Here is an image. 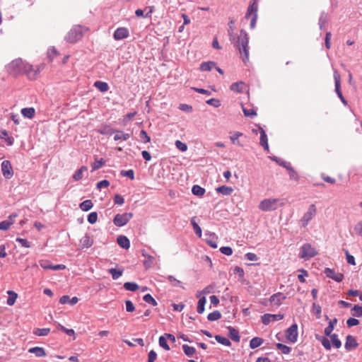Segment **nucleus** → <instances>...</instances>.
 <instances>
[{"mask_svg": "<svg viewBox=\"0 0 362 362\" xmlns=\"http://www.w3.org/2000/svg\"><path fill=\"white\" fill-rule=\"evenodd\" d=\"M344 252L346 257L347 263L351 264L352 265L356 264L355 258L353 255H350L347 250H344Z\"/></svg>", "mask_w": 362, "mask_h": 362, "instance_id": "62", "label": "nucleus"}, {"mask_svg": "<svg viewBox=\"0 0 362 362\" xmlns=\"http://www.w3.org/2000/svg\"><path fill=\"white\" fill-rule=\"evenodd\" d=\"M331 339L334 346H335L336 348L341 347V341L337 338L336 334L332 335Z\"/></svg>", "mask_w": 362, "mask_h": 362, "instance_id": "57", "label": "nucleus"}, {"mask_svg": "<svg viewBox=\"0 0 362 362\" xmlns=\"http://www.w3.org/2000/svg\"><path fill=\"white\" fill-rule=\"evenodd\" d=\"M25 64V62L22 59H17L8 64V71L13 76H17L20 74H22Z\"/></svg>", "mask_w": 362, "mask_h": 362, "instance_id": "6", "label": "nucleus"}, {"mask_svg": "<svg viewBox=\"0 0 362 362\" xmlns=\"http://www.w3.org/2000/svg\"><path fill=\"white\" fill-rule=\"evenodd\" d=\"M317 213L316 206L313 204L309 206L307 211L304 214L303 218H301V223L304 227L307 226L309 221L314 218Z\"/></svg>", "mask_w": 362, "mask_h": 362, "instance_id": "8", "label": "nucleus"}, {"mask_svg": "<svg viewBox=\"0 0 362 362\" xmlns=\"http://www.w3.org/2000/svg\"><path fill=\"white\" fill-rule=\"evenodd\" d=\"M221 317V313L218 310H215L212 313H210L208 316L207 319L209 321H214L220 319Z\"/></svg>", "mask_w": 362, "mask_h": 362, "instance_id": "43", "label": "nucleus"}, {"mask_svg": "<svg viewBox=\"0 0 362 362\" xmlns=\"http://www.w3.org/2000/svg\"><path fill=\"white\" fill-rule=\"evenodd\" d=\"M28 352L36 355L37 357H42L46 356L45 349L41 346H34L28 349Z\"/></svg>", "mask_w": 362, "mask_h": 362, "instance_id": "21", "label": "nucleus"}, {"mask_svg": "<svg viewBox=\"0 0 362 362\" xmlns=\"http://www.w3.org/2000/svg\"><path fill=\"white\" fill-rule=\"evenodd\" d=\"M146 257L144 264L146 268H149L155 262V257L151 255H144Z\"/></svg>", "mask_w": 362, "mask_h": 362, "instance_id": "41", "label": "nucleus"}, {"mask_svg": "<svg viewBox=\"0 0 362 362\" xmlns=\"http://www.w3.org/2000/svg\"><path fill=\"white\" fill-rule=\"evenodd\" d=\"M276 348L281 351L283 354H288L291 351V348L283 344L278 343L276 345Z\"/></svg>", "mask_w": 362, "mask_h": 362, "instance_id": "48", "label": "nucleus"}, {"mask_svg": "<svg viewBox=\"0 0 362 362\" xmlns=\"http://www.w3.org/2000/svg\"><path fill=\"white\" fill-rule=\"evenodd\" d=\"M0 138L5 139L8 145H12L13 142V138L10 137L6 130L0 131Z\"/></svg>", "mask_w": 362, "mask_h": 362, "instance_id": "38", "label": "nucleus"}, {"mask_svg": "<svg viewBox=\"0 0 362 362\" xmlns=\"http://www.w3.org/2000/svg\"><path fill=\"white\" fill-rule=\"evenodd\" d=\"M40 266L44 269H51L54 271L64 270L66 269V265L64 264H58L52 265L49 261L47 259H42L39 262Z\"/></svg>", "mask_w": 362, "mask_h": 362, "instance_id": "11", "label": "nucleus"}, {"mask_svg": "<svg viewBox=\"0 0 362 362\" xmlns=\"http://www.w3.org/2000/svg\"><path fill=\"white\" fill-rule=\"evenodd\" d=\"M216 340L221 344H223L226 346H230V342L228 339L225 337H221L219 335H216L215 337Z\"/></svg>", "mask_w": 362, "mask_h": 362, "instance_id": "44", "label": "nucleus"}, {"mask_svg": "<svg viewBox=\"0 0 362 362\" xmlns=\"http://www.w3.org/2000/svg\"><path fill=\"white\" fill-rule=\"evenodd\" d=\"M129 36V30L127 28L121 27L118 28L114 33V37L116 40H121Z\"/></svg>", "mask_w": 362, "mask_h": 362, "instance_id": "17", "label": "nucleus"}, {"mask_svg": "<svg viewBox=\"0 0 362 362\" xmlns=\"http://www.w3.org/2000/svg\"><path fill=\"white\" fill-rule=\"evenodd\" d=\"M243 135L242 133L240 132H235L233 136H230V141H232V143H233L235 145L240 146L238 138L240 137Z\"/></svg>", "mask_w": 362, "mask_h": 362, "instance_id": "61", "label": "nucleus"}, {"mask_svg": "<svg viewBox=\"0 0 362 362\" xmlns=\"http://www.w3.org/2000/svg\"><path fill=\"white\" fill-rule=\"evenodd\" d=\"M157 358V354L155 351L151 350L148 354V362H155Z\"/></svg>", "mask_w": 362, "mask_h": 362, "instance_id": "64", "label": "nucleus"}, {"mask_svg": "<svg viewBox=\"0 0 362 362\" xmlns=\"http://www.w3.org/2000/svg\"><path fill=\"white\" fill-rule=\"evenodd\" d=\"M58 328H59L61 331H62V332H65L68 336H69V337H74V339H75V338H76V337H75V331H74V329H69V328H66V327H64V326H62V325H59V324L58 325Z\"/></svg>", "mask_w": 362, "mask_h": 362, "instance_id": "42", "label": "nucleus"}, {"mask_svg": "<svg viewBox=\"0 0 362 362\" xmlns=\"http://www.w3.org/2000/svg\"><path fill=\"white\" fill-rule=\"evenodd\" d=\"M358 346L355 337L348 335L346 337L345 348L347 351H351L357 348Z\"/></svg>", "mask_w": 362, "mask_h": 362, "instance_id": "19", "label": "nucleus"}, {"mask_svg": "<svg viewBox=\"0 0 362 362\" xmlns=\"http://www.w3.org/2000/svg\"><path fill=\"white\" fill-rule=\"evenodd\" d=\"M87 171V167L82 166L80 169L76 170L75 173L74 174V176H72V178H74V180H81L83 175L82 173Z\"/></svg>", "mask_w": 362, "mask_h": 362, "instance_id": "39", "label": "nucleus"}, {"mask_svg": "<svg viewBox=\"0 0 362 362\" xmlns=\"http://www.w3.org/2000/svg\"><path fill=\"white\" fill-rule=\"evenodd\" d=\"M175 146L177 149L180 151L185 152L187 150V146L185 143H182V141L177 140L175 141Z\"/></svg>", "mask_w": 362, "mask_h": 362, "instance_id": "58", "label": "nucleus"}, {"mask_svg": "<svg viewBox=\"0 0 362 362\" xmlns=\"http://www.w3.org/2000/svg\"><path fill=\"white\" fill-rule=\"evenodd\" d=\"M196 296L199 298L197 303V313L199 314L203 313L205 310L206 298L205 296H200L199 294H197Z\"/></svg>", "mask_w": 362, "mask_h": 362, "instance_id": "22", "label": "nucleus"}, {"mask_svg": "<svg viewBox=\"0 0 362 362\" xmlns=\"http://www.w3.org/2000/svg\"><path fill=\"white\" fill-rule=\"evenodd\" d=\"M130 136L129 134H124L121 131H116L114 136L115 141L123 140L127 141Z\"/></svg>", "mask_w": 362, "mask_h": 362, "instance_id": "34", "label": "nucleus"}, {"mask_svg": "<svg viewBox=\"0 0 362 362\" xmlns=\"http://www.w3.org/2000/svg\"><path fill=\"white\" fill-rule=\"evenodd\" d=\"M50 332L49 328H35L33 334L37 337H47Z\"/></svg>", "mask_w": 362, "mask_h": 362, "instance_id": "29", "label": "nucleus"}, {"mask_svg": "<svg viewBox=\"0 0 362 362\" xmlns=\"http://www.w3.org/2000/svg\"><path fill=\"white\" fill-rule=\"evenodd\" d=\"M158 344H159L160 346H161L163 349H165L166 351L170 350V346H168V344L167 343V339H166L165 337H163V336L159 337Z\"/></svg>", "mask_w": 362, "mask_h": 362, "instance_id": "49", "label": "nucleus"}, {"mask_svg": "<svg viewBox=\"0 0 362 362\" xmlns=\"http://www.w3.org/2000/svg\"><path fill=\"white\" fill-rule=\"evenodd\" d=\"M144 300L146 301V303L153 305V306H156L157 305V302L156 300L153 298V297L150 295L149 293H147L144 296Z\"/></svg>", "mask_w": 362, "mask_h": 362, "instance_id": "51", "label": "nucleus"}, {"mask_svg": "<svg viewBox=\"0 0 362 362\" xmlns=\"http://www.w3.org/2000/svg\"><path fill=\"white\" fill-rule=\"evenodd\" d=\"M42 69V66H37L35 67L34 66L25 62L22 74H25L29 79L34 80L37 78Z\"/></svg>", "mask_w": 362, "mask_h": 362, "instance_id": "7", "label": "nucleus"}, {"mask_svg": "<svg viewBox=\"0 0 362 362\" xmlns=\"http://www.w3.org/2000/svg\"><path fill=\"white\" fill-rule=\"evenodd\" d=\"M286 337L289 342L295 343L298 337V326L293 325L286 330Z\"/></svg>", "mask_w": 362, "mask_h": 362, "instance_id": "10", "label": "nucleus"}, {"mask_svg": "<svg viewBox=\"0 0 362 362\" xmlns=\"http://www.w3.org/2000/svg\"><path fill=\"white\" fill-rule=\"evenodd\" d=\"M132 218V213H124L123 214H117L114 219L113 222L115 225L117 227H122L124 226L130 220V218Z\"/></svg>", "mask_w": 362, "mask_h": 362, "instance_id": "9", "label": "nucleus"}, {"mask_svg": "<svg viewBox=\"0 0 362 362\" xmlns=\"http://www.w3.org/2000/svg\"><path fill=\"white\" fill-rule=\"evenodd\" d=\"M167 279L168 282H170V284L173 286H181V282L178 281L174 276L169 275Z\"/></svg>", "mask_w": 362, "mask_h": 362, "instance_id": "56", "label": "nucleus"}, {"mask_svg": "<svg viewBox=\"0 0 362 362\" xmlns=\"http://www.w3.org/2000/svg\"><path fill=\"white\" fill-rule=\"evenodd\" d=\"M216 66V63L213 61L204 62L200 64L201 71H210Z\"/></svg>", "mask_w": 362, "mask_h": 362, "instance_id": "31", "label": "nucleus"}, {"mask_svg": "<svg viewBox=\"0 0 362 362\" xmlns=\"http://www.w3.org/2000/svg\"><path fill=\"white\" fill-rule=\"evenodd\" d=\"M229 330V337L233 341L238 342L240 341V336L238 331L232 327H228Z\"/></svg>", "mask_w": 362, "mask_h": 362, "instance_id": "32", "label": "nucleus"}, {"mask_svg": "<svg viewBox=\"0 0 362 362\" xmlns=\"http://www.w3.org/2000/svg\"><path fill=\"white\" fill-rule=\"evenodd\" d=\"M258 129L259 131V145L264 147V150L268 151H269V145H268V141H267V136L265 133V131L262 127L260 126H258Z\"/></svg>", "mask_w": 362, "mask_h": 362, "instance_id": "18", "label": "nucleus"}, {"mask_svg": "<svg viewBox=\"0 0 362 362\" xmlns=\"http://www.w3.org/2000/svg\"><path fill=\"white\" fill-rule=\"evenodd\" d=\"M21 112L23 116L29 119L33 118L35 115V110L34 107H24L21 109Z\"/></svg>", "mask_w": 362, "mask_h": 362, "instance_id": "26", "label": "nucleus"}, {"mask_svg": "<svg viewBox=\"0 0 362 362\" xmlns=\"http://www.w3.org/2000/svg\"><path fill=\"white\" fill-rule=\"evenodd\" d=\"M182 348L185 355L188 356H192L196 353V349L194 346H189L188 345L185 344L182 346Z\"/></svg>", "mask_w": 362, "mask_h": 362, "instance_id": "40", "label": "nucleus"}, {"mask_svg": "<svg viewBox=\"0 0 362 362\" xmlns=\"http://www.w3.org/2000/svg\"><path fill=\"white\" fill-rule=\"evenodd\" d=\"M281 319H284V315L283 314H264L262 317V322L264 325H267L270 322H274L278 321Z\"/></svg>", "mask_w": 362, "mask_h": 362, "instance_id": "14", "label": "nucleus"}, {"mask_svg": "<svg viewBox=\"0 0 362 362\" xmlns=\"http://www.w3.org/2000/svg\"><path fill=\"white\" fill-rule=\"evenodd\" d=\"M7 293L8 294V298L6 303L9 306H12L15 304V303L18 298V294L16 292L11 291H7Z\"/></svg>", "mask_w": 362, "mask_h": 362, "instance_id": "30", "label": "nucleus"}, {"mask_svg": "<svg viewBox=\"0 0 362 362\" xmlns=\"http://www.w3.org/2000/svg\"><path fill=\"white\" fill-rule=\"evenodd\" d=\"M1 168L3 175H4L6 179L11 178L13 173L10 161L4 160L2 162L1 164Z\"/></svg>", "mask_w": 362, "mask_h": 362, "instance_id": "12", "label": "nucleus"}, {"mask_svg": "<svg viewBox=\"0 0 362 362\" xmlns=\"http://www.w3.org/2000/svg\"><path fill=\"white\" fill-rule=\"evenodd\" d=\"M124 288L128 291H136L139 288V286L135 282H125Z\"/></svg>", "mask_w": 362, "mask_h": 362, "instance_id": "37", "label": "nucleus"}, {"mask_svg": "<svg viewBox=\"0 0 362 362\" xmlns=\"http://www.w3.org/2000/svg\"><path fill=\"white\" fill-rule=\"evenodd\" d=\"M108 272H109V274H110L112 275V278H113V279H115V280L117 279L122 274V271H117L115 268L110 269L108 270Z\"/></svg>", "mask_w": 362, "mask_h": 362, "instance_id": "52", "label": "nucleus"}, {"mask_svg": "<svg viewBox=\"0 0 362 362\" xmlns=\"http://www.w3.org/2000/svg\"><path fill=\"white\" fill-rule=\"evenodd\" d=\"M243 110L245 116L246 117H255L257 115L256 110L253 107L246 108L245 107L243 106Z\"/></svg>", "mask_w": 362, "mask_h": 362, "instance_id": "45", "label": "nucleus"}, {"mask_svg": "<svg viewBox=\"0 0 362 362\" xmlns=\"http://www.w3.org/2000/svg\"><path fill=\"white\" fill-rule=\"evenodd\" d=\"M215 285L214 284H210V285H208L206 287L204 288V290H202V291H198L197 293V294H199L200 296L204 295L203 296H204L205 295H207L209 293H214V291H215Z\"/></svg>", "mask_w": 362, "mask_h": 362, "instance_id": "36", "label": "nucleus"}, {"mask_svg": "<svg viewBox=\"0 0 362 362\" xmlns=\"http://www.w3.org/2000/svg\"><path fill=\"white\" fill-rule=\"evenodd\" d=\"M246 88V85L243 81H238L230 85V89L236 93H242Z\"/></svg>", "mask_w": 362, "mask_h": 362, "instance_id": "23", "label": "nucleus"}, {"mask_svg": "<svg viewBox=\"0 0 362 362\" xmlns=\"http://www.w3.org/2000/svg\"><path fill=\"white\" fill-rule=\"evenodd\" d=\"M220 252L225 255H231L233 252V249L229 246L220 247Z\"/></svg>", "mask_w": 362, "mask_h": 362, "instance_id": "60", "label": "nucleus"}, {"mask_svg": "<svg viewBox=\"0 0 362 362\" xmlns=\"http://www.w3.org/2000/svg\"><path fill=\"white\" fill-rule=\"evenodd\" d=\"M325 274L328 278H331L336 282H341L344 279V274L342 273H337L334 270L326 268Z\"/></svg>", "mask_w": 362, "mask_h": 362, "instance_id": "13", "label": "nucleus"}, {"mask_svg": "<svg viewBox=\"0 0 362 362\" xmlns=\"http://www.w3.org/2000/svg\"><path fill=\"white\" fill-rule=\"evenodd\" d=\"M18 217L17 214L10 215L8 219L0 222V230H6L15 222V218Z\"/></svg>", "mask_w": 362, "mask_h": 362, "instance_id": "16", "label": "nucleus"}, {"mask_svg": "<svg viewBox=\"0 0 362 362\" xmlns=\"http://www.w3.org/2000/svg\"><path fill=\"white\" fill-rule=\"evenodd\" d=\"M257 3L256 0H254L253 3L250 4L247 7L245 18L247 19L250 18V27L254 29L256 26L257 18Z\"/></svg>", "mask_w": 362, "mask_h": 362, "instance_id": "3", "label": "nucleus"}, {"mask_svg": "<svg viewBox=\"0 0 362 362\" xmlns=\"http://www.w3.org/2000/svg\"><path fill=\"white\" fill-rule=\"evenodd\" d=\"M216 190L217 192L222 194L225 196H228L231 194L233 192V189L232 187L225 185L217 187Z\"/></svg>", "mask_w": 362, "mask_h": 362, "instance_id": "28", "label": "nucleus"}, {"mask_svg": "<svg viewBox=\"0 0 362 362\" xmlns=\"http://www.w3.org/2000/svg\"><path fill=\"white\" fill-rule=\"evenodd\" d=\"M94 244V240L88 235L82 236L80 239V245L82 249L88 248Z\"/></svg>", "mask_w": 362, "mask_h": 362, "instance_id": "20", "label": "nucleus"}, {"mask_svg": "<svg viewBox=\"0 0 362 362\" xmlns=\"http://www.w3.org/2000/svg\"><path fill=\"white\" fill-rule=\"evenodd\" d=\"M286 299V296L281 292H277L270 296L269 300L270 303L274 304L276 306L280 305L283 300Z\"/></svg>", "mask_w": 362, "mask_h": 362, "instance_id": "15", "label": "nucleus"}, {"mask_svg": "<svg viewBox=\"0 0 362 362\" xmlns=\"http://www.w3.org/2000/svg\"><path fill=\"white\" fill-rule=\"evenodd\" d=\"M279 199H267L260 201L258 205V209L263 211H274L278 208Z\"/></svg>", "mask_w": 362, "mask_h": 362, "instance_id": "5", "label": "nucleus"}, {"mask_svg": "<svg viewBox=\"0 0 362 362\" xmlns=\"http://www.w3.org/2000/svg\"><path fill=\"white\" fill-rule=\"evenodd\" d=\"M139 137L144 143H148L150 141V136L147 134L145 130H141L139 134Z\"/></svg>", "mask_w": 362, "mask_h": 362, "instance_id": "59", "label": "nucleus"}, {"mask_svg": "<svg viewBox=\"0 0 362 362\" xmlns=\"http://www.w3.org/2000/svg\"><path fill=\"white\" fill-rule=\"evenodd\" d=\"M298 272H300V274L298 275V281L302 282V283L305 282V277L308 276V273L307 272L306 270H305L303 269H299Z\"/></svg>", "mask_w": 362, "mask_h": 362, "instance_id": "53", "label": "nucleus"}, {"mask_svg": "<svg viewBox=\"0 0 362 362\" xmlns=\"http://www.w3.org/2000/svg\"><path fill=\"white\" fill-rule=\"evenodd\" d=\"M334 79L335 82V91L337 96L342 95L341 89L340 88V75L337 70L334 71Z\"/></svg>", "mask_w": 362, "mask_h": 362, "instance_id": "24", "label": "nucleus"}, {"mask_svg": "<svg viewBox=\"0 0 362 362\" xmlns=\"http://www.w3.org/2000/svg\"><path fill=\"white\" fill-rule=\"evenodd\" d=\"M317 250L311 244L306 243L300 248L299 257L303 259H309L317 255Z\"/></svg>", "mask_w": 362, "mask_h": 362, "instance_id": "4", "label": "nucleus"}, {"mask_svg": "<svg viewBox=\"0 0 362 362\" xmlns=\"http://www.w3.org/2000/svg\"><path fill=\"white\" fill-rule=\"evenodd\" d=\"M233 43L238 49L240 57L245 64L249 62L248 36L245 31L240 30L237 40L233 39Z\"/></svg>", "mask_w": 362, "mask_h": 362, "instance_id": "1", "label": "nucleus"}, {"mask_svg": "<svg viewBox=\"0 0 362 362\" xmlns=\"http://www.w3.org/2000/svg\"><path fill=\"white\" fill-rule=\"evenodd\" d=\"M93 207V203L90 199H86L79 204V208L84 211H88Z\"/></svg>", "mask_w": 362, "mask_h": 362, "instance_id": "35", "label": "nucleus"}, {"mask_svg": "<svg viewBox=\"0 0 362 362\" xmlns=\"http://www.w3.org/2000/svg\"><path fill=\"white\" fill-rule=\"evenodd\" d=\"M105 164V161L103 159L100 158V160H96L94 163L91 164L92 171H95L103 167Z\"/></svg>", "mask_w": 362, "mask_h": 362, "instance_id": "46", "label": "nucleus"}, {"mask_svg": "<svg viewBox=\"0 0 362 362\" xmlns=\"http://www.w3.org/2000/svg\"><path fill=\"white\" fill-rule=\"evenodd\" d=\"M205 189L203 187H201L199 185H194L192 188V192L194 195L197 196H203L205 193Z\"/></svg>", "mask_w": 362, "mask_h": 362, "instance_id": "47", "label": "nucleus"}, {"mask_svg": "<svg viewBox=\"0 0 362 362\" xmlns=\"http://www.w3.org/2000/svg\"><path fill=\"white\" fill-rule=\"evenodd\" d=\"M94 86L101 92H106L109 88L108 84L101 81H96L94 83Z\"/></svg>", "mask_w": 362, "mask_h": 362, "instance_id": "33", "label": "nucleus"}, {"mask_svg": "<svg viewBox=\"0 0 362 362\" xmlns=\"http://www.w3.org/2000/svg\"><path fill=\"white\" fill-rule=\"evenodd\" d=\"M117 244L121 247L128 249L130 246L129 240L127 236H119L117 240Z\"/></svg>", "mask_w": 362, "mask_h": 362, "instance_id": "25", "label": "nucleus"}, {"mask_svg": "<svg viewBox=\"0 0 362 362\" xmlns=\"http://www.w3.org/2000/svg\"><path fill=\"white\" fill-rule=\"evenodd\" d=\"M98 221V214L96 212H91L88 216V221L90 224H94Z\"/></svg>", "mask_w": 362, "mask_h": 362, "instance_id": "55", "label": "nucleus"}, {"mask_svg": "<svg viewBox=\"0 0 362 362\" xmlns=\"http://www.w3.org/2000/svg\"><path fill=\"white\" fill-rule=\"evenodd\" d=\"M89 31L86 26L76 25L67 33L65 40L69 43H76Z\"/></svg>", "mask_w": 362, "mask_h": 362, "instance_id": "2", "label": "nucleus"}, {"mask_svg": "<svg viewBox=\"0 0 362 362\" xmlns=\"http://www.w3.org/2000/svg\"><path fill=\"white\" fill-rule=\"evenodd\" d=\"M191 224H192L195 233L199 237L202 236V230L199 226L197 223L195 218H191Z\"/></svg>", "mask_w": 362, "mask_h": 362, "instance_id": "50", "label": "nucleus"}, {"mask_svg": "<svg viewBox=\"0 0 362 362\" xmlns=\"http://www.w3.org/2000/svg\"><path fill=\"white\" fill-rule=\"evenodd\" d=\"M354 313L353 315L357 317H361L362 316V308L358 305H354L353 308Z\"/></svg>", "mask_w": 362, "mask_h": 362, "instance_id": "63", "label": "nucleus"}, {"mask_svg": "<svg viewBox=\"0 0 362 362\" xmlns=\"http://www.w3.org/2000/svg\"><path fill=\"white\" fill-rule=\"evenodd\" d=\"M288 174H289L290 179L295 180L296 182H298V180L299 179L298 173L295 170H293L292 168H288Z\"/></svg>", "mask_w": 362, "mask_h": 362, "instance_id": "54", "label": "nucleus"}, {"mask_svg": "<svg viewBox=\"0 0 362 362\" xmlns=\"http://www.w3.org/2000/svg\"><path fill=\"white\" fill-rule=\"evenodd\" d=\"M264 339L259 337H255L250 339L249 346L252 349H255L262 345Z\"/></svg>", "mask_w": 362, "mask_h": 362, "instance_id": "27", "label": "nucleus"}]
</instances>
